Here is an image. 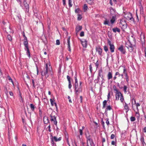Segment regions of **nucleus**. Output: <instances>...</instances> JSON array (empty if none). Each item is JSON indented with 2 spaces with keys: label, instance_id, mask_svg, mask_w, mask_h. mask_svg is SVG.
<instances>
[{
  "label": "nucleus",
  "instance_id": "f257e3e1",
  "mask_svg": "<svg viewBox=\"0 0 146 146\" xmlns=\"http://www.w3.org/2000/svg\"><path fill=\"white\" fill-rule=\"evenodd\" d=\"M110 14L112 15V17L111 18V19L110 21L109 19H106L104 24V25H108V26H112L115 22L117 19L116 15L114 9H111L110 11Z\"/></svg>",
  "mask_w": 146,
  "mask_h": 146
},
{
  "label": "nucleus",
  "instance_id": "f03ea898",
  "mask_svg": "<svg viewBox=\"0 0 146 146\" xmlns=\"http://www.w3.org/2000/svg\"><path fill=\"white\" fill-rule=\"evenodd\" d=\"M77 75H76L74 76L75 82L74 84L73 85V88L74 90L75 94L77 95H79L80 92H82L81 82H80V84L79 85L77 79Z\"/></svg>",
  "mask_w": 146,
  "mask_h": 146
},
{
  "label": "nucleus",
  "instance_id": "7ed1b4c3",
  "mask_svg": "<svg viewBox=\"0 0 146 146\" xmlns=\"http://www.w3.org/2000/svg\"><path fill=\"white\" fill-rule=\"evenodd\" d=\"M113 88L114 91L115 92V100L118 101L120 98V100L121 102L123 104L124 99L123 95L118 90V89L116 88L115 86H113Z\"/></svg>",
  "mask_w": 146,
  "mask_h": 146
},
{
  "label": "nucleus",
  "instance_id": "20e7f679",
  "mask_svg": "<svg viewBox=\"0 0 146 146\" xmlns=\"http://www.w3.org/2000/svg\"><path fill=\"white\" fill-rule=\"evenodd\" d=\"M49 69L48 68V64L47 63L46 64L43 70L42 71L41 75L42 76H45L46 78H47L49 75L48 74Z\"/></svg>",
  "mask_w": 146,
  "mask_h": 146
},
{
  "label": "nucleus",
  "instance_id": "39448f33",
  "mask_svg": "<svg viewBox=\"0 0 146 146\" xmlns=\"http://www.w3.org/2000/svg\"><path fill=\"white\" fill-rule=\"evenodd\" d=\"M124 17L128 21H134V19L132 17V15L131 13H127L124 15Z\"/></svg>",
  "mask_w": 146,
  "mask_h": 146
},
{
  "label": "nucleus",
  "instance_id": "423d86ee",
  "mask_svg": "<svg viewBox=\"0 0 146 146\" xmlns=\"http://www.w3.org/2000/svg\"><path fill=\"white\" fill-rule=\"evenodd\" d=\"M107 41L108 43L110 46V49L111 52H114L115 50V47L113 44L111 43L109 39H108Z\"/></svg>",
  "mask_w": 146,
  "mask_h": 146
},
{
  "label": "nucleus",
  "instance_id": "0eeeda50",
  "mask_svg": "<svg viewBox=\"0 0 146 146\" xmlns=\"http://www.w3.org/2000/svg\"><path fill=\"white\" fill-rule=\"evenodd\" d=\"M119 25L123 29H125L127 28V24L125 21L123 19H121L120 20Z\"/></svg>",
  "mask_w": 146,
  "mask_h": 146
},
{
  "label": "nucleus",
  "instance_id": "6e6552de",
  "mask_svg": "<svg viewBox=\"0 0 146 146\" xmlns=\"http://www.w3.org/2000/svg\"><path fill=\"white\" fill-rule=\"evenodd\" d=\"M123 67V73L124 74V76L125 77V79L126 80V82H128L129 80V77L128 76V74L127 72V70L126 68H125V66H122Z\"/></svg>",
  "mask_w": 146,
  "mask_h": 146
},
{
  "label": "nucleus",
  "instance_id": "1a4fd4ad",
  "mask_svg": "<svg viewBox=\"0 0 146 146\" xmlns=\"http://www.w3.org/2000/svg\"><path fill=\"white\" fill-rule=\"evenodd\" d=\"M51 118L50 120L51 121L53 122L54 123L55 125H57V121L56 119V117L54 115H50Z\"/></svg>",
  "mask_w": 146,
  "mask_h": 146
},
{
  "label": "nucleus",
  "instance_id": "9d476101",
  "mask_svg": "<svg viewBox=\"0 0 146 146\" xmlns=\"http://www.w3.org/2000/svg\"><path fill=\"white\" fill-rule=\"evenodd\" d=\"M23 4L25 7V11L26 13H28L29 12V5L26 2L25 0L23 1Z\"/></svg>",
  "mask_w": 146,
  "mask_h": 146
},
{
  "label": "nucleus",
  "instance_id": "9b49d317",
  "mask_svg": "<svg viewBox=\"0 0 146 146\" xmlns=\"http://www.w3.org/2000/svg\"><path fill=\"white\" fill-rule=\"evenodd\" d=\"M80 40L83 47L85 48H86L87 46V41L84 39H83Z\"/></svg>",
  "mask_w": 146,
  "mask_h": 146
},
{
  "label": "nucleus",
  "instance_id": "f8f14e48",
  "mask_svg": "<svg viewBox=\"0 0 146 146\" xmlns=\"http://www.w3.org/2000/svg\"><path fill=\"white\" fill-rule=\"evenodd\" d=\"M118 50L123 54H125L126 51L125 50L123 46L122 45L119 46L118 48Z\"/></svg>",
  "mask_w": 146,
  "mask_h": 146
},
{
  "label": "nucleus",
  "instance_id": "ddd939ff",
  "mask_svg": "<svg viewBox=\"0 0 146 146\" xmlns=\"http://www.w3.org/2000/svg\"><path fill=\"white\" fill-rule=\"evenodd\" d=\"M50 137L51 139H53V141H54L56 142L60 141L61 139V137H59L58 139L56 136L53 137L52 135H50Z\"/></svg>",
  "mask_w": 146,
  "mask_h": 146
},
{
  "label": "nucleus",
  "instance_id": "4468645a",
  "mask_svg": "<svg viewBox=\"0 0 146 146\" xmlns=\"http://www.w3.org/2000/svg\"><path fill=\"white\" fill-rule=\"evenodd\" d=\"M70 37L68 38L67 39V45L68 46V49L69 51L70 52H71V47L70 46Z\"/></svg>",
  "mask_w": 146,
  "mask_h": 146
},
{
  "label": "nucleus",
  "instance_id": "2eb2a0df",
  "mask_svg": "<svg viewBox=\"0 0 146 146\" xmlns=\"http://www.w3.org/2000/svg\"><path fill=\"white\" fill-rule=\"evenodd\" d=\"M67 78L68 81V88L70 89L72 87V86L71 82L70 77L68 75H67Z\"/></svg>",
  "mask_w": 146,
  "mask_h": 146
},
{
  "label": "nucleus",
  "instance_id": "dca6fc26",
  "mask_svg": "<svg viewBox=\"0 0 146 146\" xmlns=\"http://www.w3.org/2000/svg\"><path fill=\"white\" fill-rule=\"evenodd\" d=\"M142 50L143 51L144 50L145 53V57L146 58V47L145 46V44L143 43L142 44Z\"/></svg>",
  "mask_w": 146,
  "mask_h": 146
},
{
  "label": "nucleus",
  "instance_id": "f3484780",
  "mask_svg": "<svg viewBox=\"0 0 146 146\" xmlns=\"http://www.w3.org/2000/svg\"><path fill=\"white\" fill-rule=\"evenodd\" d=\"M87 146H92L93 142L92 139H88V141H87Z\"/></svg>",
  "mask_w": 146,
  "mask_h": 146
},
{
  "label": "nucleus",
  "instance_id": "a211bd4d",
  "mask_svg": "<svg viewBox=\"0 0 146 146\" xmlns=\"http://www.w3.org/2000/svg\"><path fill=\"white\" fill-rule=\"evenodd\" d=\"M82 26L78 25L77 26L76 29V33L77 34L78 32L82 29Z\"/></svg>",
  "mask_w": 146,
  "mask_h": 146
},
{
  "label": "nucleus",
  "instance_id": "6ab92c4d",
  "mask_svg": "<svg viewBox=\"0 0 146 146\" xmlns=\"http://www.w3.org/2000/svg\"><path fill=\"white\" fill-rule=\"evenodd\" d=\"M107 78L108 80L111 79L112 78V74L111 72H109L107 74Z\"/></svg>",
  "mask_w": 146,
  "mask_h": 146
},
{
  "label": "nucleus",
  "instance_id": "aec40b11",
  "mask_svg": "<svg viewBox=\"0 0 146 146\" xmlns=\"http://www.w3.org/2000/svg\"><path fill=\"white\" fill-rule=\"evenodd\" d=\"M96 50L98 52L99 55L101 56L102 52V50L100 47L96 48Z\"/></svg>",
  "mask_w": 146,
  "mask_h": 146
},
{
  "label": "nucleus",
  "instance_id": "412c9836",
  "mask_svg": "<svg viewBox=\"0 0 146 146\" xmlns=\"http://www.w3.org/2000/svg\"><path fill=\"white\" fill-rule=\"evenodd\" d=\"M132 44H131L130 42L128 41L126 42L125 43V46L127 48L130 47L131 46H132Z\"/></svg>",
  "mask_w": 146,
  "mask_h": 146
},
{
  "label": "nucleus",
  "instance_id": "4be33fe9",
  "mask_svg": "<svg viewBox=\"0 0 146 146\" xmlns=\"http://www.w3.org/2000/svg\"><path fill=\"white\" fill-rule=\"evenodd\" d=\"M25 50L27 51V55L28 56L29 58H30L31 57V56L30 54V52L29 48H25Z\"/></svg>",
  "mask_w": 146,
  "mask_h": 146
},
{
  "label": "nucleus",
  "instance_id": "5701e85b",
  "mask_svg": "<svg viewBox=\"0 0 146 146\" xmlns=\"http://www.w3.org/2000/svg\"><path fill=\"white\" fill-rule=\"evenodd\" d=\"M23 43L25 46V48H29L28 40L24 41Z\"/></svg>",
  "mask_w": 146,
  "mask_h": 146
},
{
  "label": "nucleus",
  "instance_id": "b1692460",
  "mask_svg": "<svg viewBox=\"0 0 146 146\" xmlns=\"http://www.w3.org/2000/svg\"><path fill=\"white\" fill-rule=\"evenodd\" d=\"M112 30L113 32L115 33L117 32L118 33H119L120 31V29L117 27H115L113 28L112 29Z\"/></svg>",
  "mask_w": 146,
  "mask_h": 146
},
{
  "label": "nucleus",
  "instance_id": "393cba45",
  "mask_svg": "<svg viewBox=\"0 0 146 146\" xmlns=\"http://www.w3.org/2000/svg\"><path fill=\"white\" fill-rule=\"evenodd\" d=\"M77 15L78 20L79 21L81 20L82 18V13H80L78 14Z\"/></svg>",
  "mask_w": 146,
  "mask_h": 146
},
{
  "label": "nucleus",
  "instance_id": "a878e982",
  "mask_svg": "<svg viewBox=\"0 0 146 146\" xmlns=\"http://www.w3.org/2000/svg\"><path fill=\"white\" fill-rule=\"evenodd\" d=\"M44 122L45 124H47V123L49 122V120L47 117L44 118Z\"/></svg>",
  "mask_w": 146,
  "mask_h": 146
},
{
  "label": "nucleus",
  "instance_id": "bb28decb",
  "mask_svg": "<svg viewBox=\"0 0 146 146\" xmlns=\"http://www.w3.org/2000/svg\"><path fill=\"white\" fill-rule=\"evenodd\" d=\"M124 108L125 110H126V112H127L128 111L129 108L128 107V106L127 104H126V103L125 102V105H124Z\"/></svg>",
  "mask_w": 146,
  "mask_h": 146
},
{
  "label": "nucleus",
  "instance_id": "cd10ccee",
  "mask_svg": "<svg viewBox=\"0 0 146 146\" xmlns=\"http://www.w3.org/2000/svg\"><path fill=\"white\" fill-rule=\"evenodd\" d=\"M30 107L31 109V110L33 111H34L35 109V107L34 105L32 104H31L30 105Z\"/></svg>",
  "mask_w": 146,
  "mask_h": 146
},
{
  "label": "nucleus",
  "instance_id": "c85d7f7f",
  "mask_svg": "<svg viewBox=\"0 0 146 146\" xmlns=\"http://www.w3.org/2000/svg\"><path fill=\"white\" fill-rule=\"evenodd\" d=\"M75 12L76 13H77L78 14L79 13H82L81 11L80 10L79 8H77L75 9Z\"/></svg>",
  "mask_w": 146,
  "mask_h": 146
},
{
  "label": "nucleus",
  "instance_id": "c756f323",
  "mask_svg": "<svg viewBox=\"0 0 146 146\" xmlns=\"http://www.w3.org/2000/svg\"><path fill=\"white\" fill-rule=\"evenodd\" d=\"M107 100H105L103 102V108H104L106 107V105L107 104Z\"/></svg>",
  "mask_w": 146,
  "mask_h": 146
},
{
  "label": "nucleus",
  "instance_id": "7c9ffc66",
  "mask_svg": "<svg viewBox=\"0 0 146 146\" xmlns=\"http://www.w3.org/2000/svg\"><path fill=\"white\" fill-rule=\"evenodd\" d=\"M112 109V108L110 106H107L105 110V112L108 110H110Z\"/></svg>",
  "mask_w": 146,
  "mask_h": 146
},
{
  "label": "nucleus",
  "instance_id": "2f4dec72",
  "mask_svg": "<svg viewBox=\"0 0 146 146\" xmlns=\"http://www.w3.org/2000/svg\"><path fill=\"white\" fill-rule=\"evenodd\" d=\"M50 103H51V105H52V106H54V104H55V106H56H56L57 105H56V103H55V102H54H54H53V100H52V99H50Z\"/></svg>",
  "mask_w": 146,
  "mask_h": 146
},
{
  "label": "nucleus",
  "instance_id": "473e14b6",
  "mask_svg": "<svg viewBox=\"0 0 146 146\" xmlns=\"http://www.w3.org/2000/svg\"><path fill=\"white\" fill-rule=\"evenodd\" d=\"M72 0H68V5L70 7L72 6Z\"/></svg>",
  "mask_w": 146,
  "mask_h": 146
},
{
  "label": "nucleus",
  "instance_id": "72a5a7b5",
  "mask_svg": "<svg viewBox=\"0 0 146 146\" xmlns=\"http://www.w3.org/2000/svg\"><path fill=\"white\" fill-rule=\"evenodd\" d=\"M127 48L128 49L129 51L130 52H132L133 50L132 45V46H130Z\"/></svg>",
  "mask_w": 146,
  "mask_h": 146
},
{
  "label": "nucleus",
  "instance_id": "f704fd0d",
  "mask_svg": "<svg viewBox=\"0 0 146 146\" xmlns=\"http://www.w3.org/2000/svg\"><path fill=\"white\" fill-rule=\"evenodd\" d=\"M127 87L125 85L123 86V90L125 93H127Z\"/></svg>",
  "mask_w": 146,
  "mask_h": 146
},
{
  "label": "nucleus",
  "instance_id": "c9c22d12",
  "mask_svg": "<svg viewBox=\"0 0 146 146\" xmlns=\"http://www.w3.org/2000/svg\"><path fill=\"white\" fill-rule=\"evenodd\" d=\"M87 2L90 4H92L93 3L94 0H86Z\"/></svg>",
  "mask_w": 146,
  "mask_h": 146
},
{
  "label": "nucleus",
  "instance_id": "e433bc0d",
  "mask_svg": "<svg viewBox=\"0 0 146 146\" xmlns=\"http://www.w3.org/2000/svg\"><path fill=\"white\" fill-rule=\"evenodd\" d=\"M7 38L10 41H11L12 40V37L10 35H8Z\"/></svg>",
  "mask_w": 146,
  "mask_h": 146
},
{
  "label": "nucleus",
  "instance_id": "4c0bfd02",
  "mask_svg": "<svg viewBox=\"0 0 146 146\" xmlns=\"http://www.w3.org/2000/svg\"><path fill=\"white\" fill-rule=\"evenodd\" d=\"M8 80L9 81L11 82L12 83V84L13 85H14V83H13V80H12L11 78V77L9 76H8Z\"/></svg>",
  "mask_w": 146,
  "mask_h": 146
},
{
  "label": "nucleus",
  "instance_id": "58836bf2",
  "mask_svg": "<svg viewBox=\"0 0 146 146\" xmlns=\"http://www.w3.org/2000/svg\"><path fill=\"white\" fill-rule=\"evenodd\" d=\"M130 119L131 121H133L135 120V117L133 116L131 117Z\"/></svg>",
  "mask_w": 146,
  "mask_h": 146
},
{
  "label": "nucleus",
  "instance_id": "ea45409f",
  "mask_svg": "<svg viewBox=\"0 0 146 146\" xmlns=\"http://www.w3.org/2000/svg\"><path fill=\"white\" fill-rule=\"evenodd\" d=\"M84 9L85 11H86L88 9V7L87 5L86 4H85L84 5Z\"/></svg>",
  "mask_w": 146,
  "mask_h": 146
},
{
  "label": "nucleus",
  "instance_id": "a19ab883",
  "mask_svg": "<svg viewBox=\"0 0 146 146\" xmlns=\"http://www.w3.org/2000/svg\"><path fill=\"white\" fill-rule=\"evenodd\" d=\"M110 92H109L108 93V95H107V101H109L110 102Z\"/></svg>",
  "mask_w": 146,
  "mask_h": 146
},
{
  "label": "nucleus",
  "instance_id": "79ce46f5",
  "mask_svg": "<svg viewBox=\"0 0 146 146\" xmlns=\"http://www.w3.org/2000/svg\"><path fill=\"white\" fill-rule=\"evenodd\" d=\"M115 76H118V77H120V74L119 73V72H115Z\"/></svg>",
  "mask_w": 146,
  "mask_h": 146
},
{
  "label": "nucleus",
  "instance_id": "37998d69",
  "mask_svg": "<svg viewBox=\"0 0 146 146\" xmlns=\"http://www.w3.org/2000/svg\"><path fill=\"white\" fill-rule=\"evenodd\" d=\"M104 50L106 52L108 51V47L106 46H104Z\"/></svg>",
  "mask_w": 146,
  "mask_h": 146
},
{
  "label": "nucleus",
  "instance_id": "c03bdc74",
  "mask_svg": "<svg viewBox=\"0 0 146 146\" xmlns=\"http://www.w3.org/2000/svg\"><path fill=\"white\" fill-rule=\"evenodd\" d=\"M135 116L137 117V119H139V112H136L135 113Z\"/></svg>",
  "mask_w": 146,
  "mask_h": 146
},
{
  "label": "nucleus",
  "instance_id": "a18cd8bd",
  "mask_svg": "<svg viewBox=\"0 0 146 146\" xmlns=\"http://www.w3.org/2000/svg\"><path fill=\"white\" fill-rule=\"evenodd\" d=\"M141 142L142 143L143 145L144 143H145V142H144V139L143 137H142V138H141Z\"/></svg>",
  "mask_w": 146,
  "mask_h": 146
},
{
  "label": "nucleus",
  "instance_id": "49530a36",
  "mask_svg": "<svg viewBox=\"0 0 146 146\" xmlns=\"http://www.w3.org/2000/svg\"><path fill=\"white\" fill-rule=\"evenodd\" d=\"M79 133L80 135H82L83 134V131H82V129H79Z\"/></svg>",
  "mask_w": 146,
  "mask_h": 146
},
{
  "label": "nucleus",
  "instance_id": "de8ad7c7",
  "mask_svg": "<svg viewBox=\"0 0 146 146\" xmlns=\"http://www.w3.org/2000/svg\"><path fill=\"white\" fill-rule=\"evenodd\" d=\"M84 36V32L83 31H82L80 33V36L81 37L83 36Z\"/></svg>",
  "mask_w": 146,
  "mask_h": 146
},
{
  "label": "nucleus",
  "instance_id": "09e8293b",
  "mask_svg": "<svg viewBox=\"0 0 146 146\" xmlns=\"http://www.w3.org/2000/svg\"><path fill=\"white\" fill-rule=\"evenodd\" d=\"M56 44L57 45H59L60 44V40H56Z\"/></svg>",
  "mask_w": 146,
  "mask_h": 146
},
{
  "label": "nucleus",
  "instance_id": "8fccbe9b",
  "mask_svg": "<svg viewBox=\"0 0 146 146\" xmlns=\"http://www.w3.org/2000/svg\"><path fill=\"white\" fill-rule=\"evenodd\" d=\"M106 123L107 125H109L110 124L109 119L108 118L106 120Z\"/></svg>",
  "mask_w": 146,
  "mask_h": 146
},
{
  "label": "nucleus",
  "instance_id": "3c124183",
  "mask_svg": "<svg viewBox=\"0 0 146 146\" xmlns=\"http://www.w3.org/2000/svg\"><path fill=\"white\" fill-rule=\"evenodd\" d=\"M133 101H134V104H135L136 103V100L135 99H134V98H133L132 99V104H133Z\"/></svg>",
  "mask_w": 146,
  "mask_h": 146
},
{
  "label": "nucleus",
  "instance_id": "603ef678",
  "mask_svg": "<svg viewBox=\"0 0 146 146\" xmlns=\"http://www.w3.org/2000/svg\"><path fill=\"white\" fill-rule=\"evenodd\" d=\"M90 70L91 72H92V68L91 65H90L89 66Z\"/></svg>",
  "mask_w": 146,
  "mask_h": 146
},
{
  "label": "nucleus",
  "instance_id": "864d4df0",
  "mask_svg": "<svg viewBox=\"0 0 146 146\" xmlns=\"http://www.w3.org/2000/svg\"><path fill=\"white\" fill-rule=\"evenodd\" d=\"M115 137V135L114 134H112L111 135V139H113Z\"/></svg>",
  "mask_w": 146,
  "mask_h": 146
},
{
  "label": "nucleus",
  "instance_id": "5fc2aeb1",
  "mask_svg": "<svg viewBox=\"0 0 146 146\" xmlns=\"http://www.w3.org/2000/svg\"><path fill=\"white\" fill-rule=\"evenodd\" d=\"M39 114L40 116H41L42 115V111L40 109V108H39Z\"/></svg>",
  "mask_w": 146,
  "mask_h": 146
},
{
  "label": "nucleus",
  "instance_id": "6e6d98bb",
  "mask_svg": "<svg viewBox=\"0 0 146 146\" xmlns=\"http://www.w3.org/2000/svg\"><path fill=\"white\" fill-rule=\"evenodd\" d=\"M95 65L96 66V67L97 68H98V67L99 66V64L98 63V61H97V62L95 63Z\"/></svg>",
  "mask_w": 146,
  "mask_h": 146
},
{
  "label": "nucleus",
  "instance_id": "4d7b16f0",
  "mask_svg": "<svg viewBox=\"0 0 146 146\" xmlns=\"http://www.w3.org/2000/svg\"><path fill=\"white\" fill-rule=\"evenodd\" d=\"M48 131L50 132L51 131V130L50 129V125H49L48 126Z\"/></svg>",
  "mask_w": 146,
  "mask_h": 146
},
{
  "label": "nucleus",
  "instance_id": "13d9d810",
  "mask_svg": "<svg viewBox=\"0 0 146 146\" xmlns=\"http://www.w3.org/2000/svg\"><path fill=\"white\" fill-rule=\"evenodd\" d=\"M9 95L11 96H14V94L12 92H9Z\"/></svg>",
  "mask_w": 146,
  "mask_h": 146
},
{
  "label": "nucleus",
  "instance_id": "bf43d9fd",
  "mask_svg": "<svg viewBox=\"0 0 146 146\" xmlns=\"http://www.w3.org/2000/svg\"><path fill=\"white\" fill-rule=\"evenodd\" d=\"M113 0H110V3L111 6H112L113 5L112 3Z\"/></svg>",
  "mask_w": 146,
  "mask_h": 146
},
{
  "label": "nucleus",
  "instance_id": "052dcab7",
  "mask_svg": "<svg viewBox=\"0 0 146 146\" xmlns=\"http://www.w3.org/2000/svg\"><path fill=\"white\" fill-rule=\"evenodd\" d=\"M103 72L102 70V69H100L98 71V73H100L102 74Z\"/></svg>",
  "mask_w": 146,
  "mask_h": 146
},
{
  "label": "nucleus",
  "instance_id": "680f3d73",
  "mask_svg": "<svg viewBox=\"0 0 146 146\" xmlns=\"http://www.w3.org/2000/svg\"><path fill=\"white\" fill-rule=\"evenodd\" d=\"M100 77L98 76L97 78V83H98L100 82Z\"/></svg>",
  "mask_w": 146,
  "mask_h": 146
},
{
  "label": "nucleus",
  "instance_id": "e2e57ef3",
  "mask_svg": "<svg viewBox=\"0 0 146 146\" xmlns=\"http://www.w3.org/2000/svg\"><path fill=\"white\" fill-rule=\"evenodd\" d=\"M68 98L69 99V101L70 102H72V101L71 100L70 98V96H68Z\"/></svg>",
  "mask_w": 146,
  "mask_h": 146
},
{
  "label": "nucleus",
  "instance_id": "0e129e2a",
  "mask_svg": "<svg viewBox=\"0 0 146 146\" xmlns=\"http://www.w3.org/2000/svg\"><path fill=\"white\" fill-rule=\"evenodd\" d=\"M135 104H136L137 109L138 108V106H140V105L139 103H136Z\"/></svg>",
  "mask_w": 146,
  "mask_h": 146
},
{
  "label": "nucleus",
  "instance_id": "69168bd1",
  "mask_svg": "<svg viewBox=\"0 0 146 146\" xmlns=\"http://www.w3.org/2000/svg\"><path fill=\"white\" fill-rule=\"evenodd\" d=\"M32 84L33 85V86L34 87H35V83H34V80L33 79H32Z\"/></svg>",
  "mask_w": 146,
  "mask_h": 146
},
{
  "label": "nucleus",
  "instance_id": "338daca9",
  "mask_svg": "<svg viewBox=\"0 0 146 146\" xmlns=\"http://www.w3.org/2000/svg\"><path fill=\"white\" fill-rule=\"evenodd\" d=\"M102 125L103 127V128L105 127V126H104V122L103 121H102Z\"/></svg>",
  "mask_w": 146,
  "mask_h": 146
},
{
  "label": "nucleus",
  "instance_id": "774afa93",
  "mask_svg": "<svg viewBox=\"0 0 146 146\" xmlns=\"http://www.w3.org/2000/svg\"><path fill=\"white\" fill-rule=\"evenodd\" d=\"M143 131L144 133H146V127H145L143 129Z\"/></svg>",
  "mask_w": 146,
  "mask_h": 146
}]
</instances>
